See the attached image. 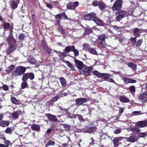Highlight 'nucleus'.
Instances as JSON below:
<instances>
[{
    "instance_id": "f257e3e1",
    "label": "nucleus",
    "mask_w": 147,
    "mask_h": 147,
    "mask_svg": "<svg viewBox=\"0 0 147 147\" xmlns=\"http://www.w3.org/2000/svg\"><path fill=\"white\" fill-rule=\"evenodd\" d=\"M26 70V68L24 67L21 66L17 67L13 72L12 75L15 77L21 75L25 73Z\"/></svg>"
},
{
    "instance_id": "f03ea898",
    "label": "nucleus",
    "mask_w": 147,
    "mask_h": 147,
    "mask_svg": "<svg viewBox=\"0 0 147 147\" xmlns=\"http://www.w3.org/2000/svg\"><path fill=\"white\" fill-rule=\"evenodd\" d=\"M92 74L97 76V77L100 78H102L105 81H106L108 77L111 76L109 73H101L97 71H93L92 72Z\"/></svg>"
},
{
    "instance_id": "7ed1b4c3",
    "label": "nucleus",
    "mask_w": 147,
    "mask_h": 147,
    "mask_svg": "<svg viewBox=\"0 0 147 147\" xmlns=\"http://www.w3.org/2000/svg\"><path fill=\"white\" fill-rule=\"evenodd\" d=\"M93 70V67L92 66L87 67L85 65L83 68L80 70V73L83 75L88 76L90 75Z\"/></svg>"
},
{
    "instance_id": "20e7f679",
    "label": "nucleus",
    "mask_w": 147,
    "mask_h": 147,
    "mask_svg": "<svg viewBox=\"0 0 147 147\" xmlns=\"http://www.w3.org/2000/svg\"><path fill=\"white\" fill-rule=\"evenodd\" d=\"M118 16L115 18L117 21H119L125 17H127L128 15V12L124 10H120L118 11Z\"/></svg>"
},
{
    "instance_id": "39448f33",
    "label": "nucleus",
    "mask_w": 147,
    "mask_h": 147,
    "mask_svg": "<svg viewBox=\"0 0 147 147\" xmlns=\"http://www.w3.org/2000/svg\"><path fill=\"white\" fill-rule=\"evenodd\" d=\"M123 2L122 0H116L112 7L113 10L115 11L120 9L122 6Z\"/></svg>"
},
{
    "instance_id": "423d86ee",
    "label": "nucleus",
    "mask_w": 147,
    "mask_h": 147,
    "mask_svg": "<svg viewBox=\"0 0 147 147\" xmlns=\"http://www.w3.org/2000/svg\"><path fill=\"white\" fill-rule=\"evenodd\" d=\"M34 78V74L32 73H26L22 77V81H27L28 78L32 80Z\"/></svg>"
},
{
    "instance_id": "0eeeda50",
    "label": "nucleus",
    "mask_w": 147,
    "mask_h": 147,
    "mask_svg": "<svg viewBox=\"0 0 147 147\" xmlns=\"http://www.w3.org/2000/svg\"><path fill=\"white\" fill-rule=\"evenodd\" d=\"M79 5V3L78 1L70 2L67 4V8L69 9H74L78 6Z\"/></svg>"
},
{
    "instance_id": "6e6552de",
    "label": "nucleus",
    "mask_w": 147,
    "mask_h": 147,
    "mask_svg": "<svg viewBox=\"0 0 147 147\" xmlns=\"http://www.w3.org/2000/svg\"><path fill=\"white\" fill-rule=\"evenodd\" d=\"M6 40L9 43H16V40L13 36V30L11 29L9 31V35L8 38H6Z\"/></svg>"
},
{
    "instance_id": "1a4fd4ad",
    "label": "nucleus",
    "mask_w": 147,
    "mask_h": 147,
    "mask_svg": "<svg viewBox=\"0 0 147 147\" xmlns=\"http://www.w3.org/2000/svg\"><path fill=\"white\" fill-rule=\"evenodd\" d=\"M46 116L47 117L48 119L51 121L58 122H59L60 121L54 115L50 113H47L46 114Z\"/></svg>"
},
{
    "instance_id": "9d476101",
    "label": "nucleus",
    "mask_w": 147,
    "mask_h": 147,
    "mask_svg": "<svg viewBox=\"0 0 147 147\" xmlns=\"http://www.w3.org/2000/svg\"><path fill=\"white\" fill-rule=\"evenodd\" d=\"M87 101V100L85 98H80L75 100L76 105H80L86 102Z\"/></svg>"
},
{
    "instance_id": "9b49d317",
    "label": "nucleus",
    "mask_w": 147,
    "mask_h": 147,
    "mask_svg": "<svg viewBox=\"0 0 147 147\" xmlns=\"http://www.w3.org/2000/svg\"><path fill=\"white\" fill-rule=\"evenodd\" d=\"M127 141L134 143L138 140V138L135 135L130 136L129 137L126 138Z\"/></svg>"
},
{
    "instance_id": "f8f14e48",
    "label": "nucleus",
    "mask_w": 147,
    "mask_h": 147,
    "mask_svg": "<svg viewBox=\"0 0 147 147\" xmlns=\"http://www.w3.org/2000/svg\"><path fill=\"white\" fill-rule=\"evenodd\" d=\"M138 98L141 101L143 102H146L147 100V94L146 92L141 93L138 96Z\"/></svg>"
},
{
    "instance_id": "ddd939ff",
    "label": "nucleus",
    "mask_w": 147,
    "mask_h": 147,
    "mask_svg": "<svg viewBox=\"0 0 147 147\" xmlns=\"http://www.w3.org/2000/svg\"><path fill=\"white\" fill-rule=\"evenodd\" d=\"M74 62L76 67L79 69L81 70L85 65H84L82 62L77 60H74Z\"/></svg>"
},
{
    "instance_id": "4468645a",
    "label": "nucleus",
    "mask_w": 147,
    "mask_h": 147,
    "mask_svg": "<svg viewBox=\"0 0 147 147\" xmlns=\"http://www.w3.org/2000/svg\"><path fill=\"white\" fill-rule=\"evenodd\" d=\"M96 16V15L94 13H90L84 17V19L86 20H92Z\"/></svg>"
},
{
    "instance_id": "2eb2a0df",
    "label": "nucleus",
    "mask_w": 147,
    "mask_h": 147,
    "mask_svg": "<svg viewBox=\"0 0 147 147\" xmlns=\"http://www.w3.org/2000/svg\"><path fill=\"white\" fill-rule=\"evenodd\" d=\"M123 138V137H116L113 140V144L114 147H117L119 144V141L122 140Z\"/></svg>"
},
{
    "instance_id": "dca6fc26",
    "label": "nucleus",
    "mask_w": 147,
    "mask_h": 147,
    "mask_svg": "<svg viewBox=\"0 0 147 147\" xmlns=\"http://www.w3.org/2000/svg\"><path fill=\"white\" fill-rule=\"evenodd\" d=\"M22 114V112L20 110L14 111L11 115L12 118L13 120L17 119L18 118L19 116Z\"/></svg>"
},
{
    "instance_id": "f3484780",
    "label": "nucleus",
    "mask_w": 147,
    "mask_h": 147,
    "mask_svg": "<svg viewBox=\"0 0 147 147\" xmlns=\"http://www.w3.org/2000/svg\"><path fill=\"white\" fill-rule=\"evenodd\" d=\"M136 125L137 127L142 128L147 126V121H138L136 123Z\"/></svg>"
},
{
    "instance_id": "a211bd4d",
    "label": "nucleus",
    "mask_w": 147,
    "mask_h": 147,
    "mask_svg": "<svg viewBox=\"0 0 147 147\" xmlns=\"http://www.w3.org/2000/svg\"><path fill=\"white\" fill-rule=\"evenodd\" d=\"M93 19V21L95 22L96 24L100 26H104L106 25L105 23L102 20L95 16V18Z\"/></svg>"
},
{
    "instance_id": "6ab92c4d",
    "label": "nucleus",
    "mask_w": 147,
    "mask_h": 147,
    "mask_svg": "<svg viewBox=\"0 0 147 147\" xmlns=\"http://www.w3.org/2000/svg\"><path fill=\"white\" fill-rule=\"evenodd\" d=\"M74 45L68 46L66 47L63 49V51L65 53L69 52L70 51H73V50L75 49Z\"/></svg>"
},
{
    "instance_id": "aec40b11",
    "label": "nucleus",
    "mask_w": 147,
    "mask_h": 147,
    "mask_svg": "<svg viewBox=\"0 0 147 147\" xmlns=\"http://www.w3.org/2000/svg\"><path fill=\"white\" fill-rule=\"evenodd\" d=\"M15 49V45H10L6 50V53L7 55H9L12 51H14Z\"/></svg>"
},
{
    "instance_id": "412c9836",
    "label": "nucleus",
    "mask_w": 147,
    "mask_h": 147,
    "mask_svg": "<svg viewBox=\"0 0 147 147\" xmlns=\"http://www.w3.org/2000/svg\"><path fill=\"white\" fill-rule=\"evenodd\" d=\"M9 124V122L7 120H3L0 121V126L5 127L8 126Z\"/></svg>"
},
{
    "instance_id": "4be33fe9",
    "label": "nucleus",
    "mask_w": 147,
    "mask_h": 147,
    "mask_svg": "<svg viewBox=\"0 0 147 147\" xmlns=\"http://www.w3.org/2000/svg\"><path fill=\"white\" fill-rule=\"evenodd\" d=\"M119 100L120 101L123 103H127L130 101L129 99L124 96L120 97Z\"/></svg>"
},
{
    "instance_id": "5701e85b",
    "label": "nucleus",
    "mask_w": 147,
    "mask_h": 147,
    "mask_svg": "<svg viewBox=\"0 0 147 147\" xmlns=\"http://www.w3.org/2000/svg\"><path fill=\"white\" fill-rule=\"evenodd\" d=\"M98 6L101 10H102L105 8L106 7V5L101 1H98Z\"/></svg>"
},
{
    "instance_id": "b1692460",
    "label": "nucleus",
    "mask_w": 147,
    "mask_h": 147,
    "mask_svg": "<svg viewBox=\"0 0 147 147\" xmlns=\"http://www.w3.org/2000/svg\"><path fill=\"white\" fill-rule=\"evenodd\" d=\"M96 129V127H90L87 129L84 130V132L85 131L86 133H91L94 132Z\"/></svg>"
},
{
    "instance_id": "393cba45",
    "label": "nucleus",
    "mask_w": 147,
    "mask_h": 147,
    "mask_svg": "<svg viewBox=\"0 0 147 147\" xmlns=\"http://www.w3.org/2000/svg\"><path fill=\"white\" fill-rule=\"evenodd\" d=\"M127 65L129 67L133 69L134 71H136L137 69V66L135 64L131 62L127 63Z\"/></svg>"
},
{
    "instance_id": "a878e982",
    "label": "nucleus",
    "mask_w": 147,
    "mask_h": 147,
    "mask_svg": "<svg viewBox=\"0 0 147 147\" xmlns=\"http://www.w3.org/2000/svg\"><path fill=\"white\" fill-rule=\"evenodd\" d=\"M32 129L34 131L39 132L40 130V126L34 124L31 126Z\"/></svg>"
},
{
    "instance_id": "bb28decb",
    "label": "nucleus",
    "mask_w": 147,
    "mask_h": 147,
    "mask_svg": "<svg viewBox=\"0 0 147 147\" xmlns=\"http://www.w3.org/2000/svg\"><path fill=\"white\" fill-rule=\"evenodd\" d=\"M82 111L85 114H88L90 115L91 113V109L88 107H87Z\"/></svg>"
},
{
    "instance_id": "cd10ccee",
    "label": "nucleus",
    "mask_w": 147,
    "mask_h": 147,
    "mask_svg": "<svg viewBox=\"0 0 147 147\" xmlns=\"http://www.w3.org/2000/svg\"><path fill=\"white\" fill-rule=\"evenodd\" d=\"M140 30L138 28L135 29L134 31V35L135 37H138L140 35Z\"/></svg>"
},
{
    "instance_id": "c85d7f7f",
    "label": "nucleus",
    "mask_w": 147,
    "mask_h": 147,
    "mask_svg": "<svg viewBox=\"0 0 147 147\" xmlns=\"http://www.w3.org/2000/svg\"><path fill=\"white\" fill-rule=\"evenodd\" d=\"M60 80L62 86L63 87H65L66 85V81L65 79L63 78H60Z\"/></svg>"
},
{
    "instance_id": "c756f323",
    "label": "nucleus",
    "mask_w": 147,
    "mask_h": 147,
    "mask_svg": "<svg viewBox=\"0 0 147 147\" xmlns=\"http://www.w3.org/2000/svg\"><path fill=\"white\" fill-rule=\"evenodd\" d=\"M88 51H89L92 54L95 55H97V51L93 48L91 47L88 48Z\"/></svg>"
},
{
    "instance_id": "7c9ffc66",
    "label": "nucleus",
    "mask_w": 147,
    "mask_h": 147,
    "mask_svg": "<svg viewBox=\"0 0 147 147\" xmlns=\"http://www.w3.org/2000/svg\"><path fill=\"white\" fill-rule=\"evenodd\" d=\"M61 15L58 14L56 16V19L57 21V23L58 26L59 25L60 20L61 19Z\"/></svg>"
},
{
    "instance_id": "2f4dec72",
    "label": "nucleus",
    "mask_w": 147,
    "mask_h": 147,
    "mask_svg": "<svg viewBox=\"0 0 147 147\" xmlns=\"http://www.w3.org/2000/svg\"><path fill=\"white\" fill-rule=\"evenodd\" d=\"M14 66L13 65H12L6 69V71L7 72L11 73L14 70Z\"/></svg>"
},
{
    "instance_id": "473e14b6",
    "label": "nucleus",
    "mask_w": 147,
    "mask_h": 147,
    "mask_svg": "<svg viewBox=\"0 0 147 147\" xmlns=\"http://www.w3.org/2000/svg\"><path fill=\"white\" fill-rule=\"evenodd\" d=\"M122 79L124 81L125 83L127 84L130 83V78H126L125 76H120Z\"/></svg>"
},
{
    "instance_id": "72a5a7b5",
    "label": "nucleus",
    "mask_w": 147,
    "mask_h": 147,
    "mask_svg": "<svg viewBox=\"0 0 147 147\" xmlns=\"http://www.w3.org/2000/svg\"><path fill=\"white\" fill-rule=\"evenodd\" d=\"M98 47L101 49H102L105 48V46L103 44V43L101 42H98L97 44Z\"/></svg>"
},
{
    "instance_id": "f704fd0d",
    "label": "nucleus",
    "mask_w": 147,
    "mask_h": 147,
    "mask_svg": "<svg viewBox=\"0 0 147 147\" xmlns=\"http://www.w3.org/2000/svg\"><path fill=\"white\" fill-rule=\"evenodd\" d=\"M106 36L105 34H102L98 36V38L99 40L103 41L106 38Z\"/></svg>"
},
{
    "instance_id": "c9c22d12",
    "label": "nucleus",
    "mask_w": 147,
    "mask_h": 147,
    "mask_svg": "<svg viewBox=\"0 0 147 147\" xmlns=\"http://www.w3.org/2000/svg\"><path fill=\"white\" fill-rule=\"evenodd\" d=\"M130 92L132 94H134L136 91V88L134 86H130L129 88Z\"/></svg>"
},
{
    "instance_id": "e433bc0d",
    "label": "nucleus",
    "mask_w": 147,
    "mask_h": 147,
    "mask_svg": "<svg viewBox=\"0 0 147 147\" xmlns=\"http://www.w3.org/2000/svg\"><path fill=\"white\" fill-rule=\"evenodd\" d=\"M92 30L90 28H87L85 30L84 33V35H87L90 34L92 32Z\"/></svg>"
},
{
    "instance_id": "4c0bfd02",
    "label": "nucleus",
    "mask_w": 147,
    "mask_h": 147,
    "mask_svg": "<svg viewBox=\"0 0 147 147\" xmlns=\"http://www.w3.org/2000/svg\"><path fill=\"white\" fill-rule=\"evenodd\" d=\"M29 62L33 64H35L36 63V61L33 57H30L28 59Z\"/></svg>"
},
{
    "instance_id": "58836bf2",
    "label": "nucleus",
    "mask_w": 147,
    "mask_h": 147,
    "mask_svg": "<svg viewBox=\"0 0 147 147\" xmlns=\"http://www.w3.org/2000/svg\"><path fill=\"white\" fill-rule=\"evenodd\" d=\"M129 40H130L131 45H134L136 42V37L132 38L129 39Z\"/></svg>"
},
{
    "instance_id": "ea45409f",
    "label": "nucleus",
    "mask_w": 147,
    "mask_h": 147,
    "mask_svg": "<svg viewBox=\"0 0 147 147\" xmlns=\"http://www.w3.org/2000/svg\"><path fill=\"white\" fill-rule=\"evenodd\" d=\"M11 100L13 104H17L18 102V100L14 97H12L11 98Z\"/></svg>"
},
{
    "instance_id": "a19ab883",
    "label": "nucleus",
    "mask_w": 147,
    "mask_h": 147,
    "mask_svg": "<svg viewBox=\"0 0 147 147\" xmlns=\"http://www.w3.org/2000/svg\"><path fill=\"white\" fill-rule=\"evenodd\" d=\"M142 40L140 39L138 40L136 43V47L137 48L139 47L142 43Z\"/></svg>"
},
{
    "instance_id": "79ce46f5",
    "label": "nucleus",
    "mask_w": 147,
    "mask_h": 147,
    "mask_svg": "<svg viewBox=\"0 0 147 147\" xmlns=\"http://www.w3.org/2000/svg\"><path fill=\"white\" fill-rule=\"evenodd\" d=\"M131 130L134 133H138L140 131V129L137 127L131 128Z\"/></svg>"
},
{
    "instance_id": "37998d69",
    "label": "nucleus",
    "mask_w": 147,
    "mask_h": 147,
    "mask_svg": "<svg viewBox=\"0 0 147 147\" xmlns=\"http://www.w3.org/2000/svg\"><path fill=\"white\" fill-rule=\"evenodd\" d=\"M55 144V143L52 140H50L48 141L46 147L48 146H53Z\"/></svg>"
},
{
    "instance_id": "c03bdc74",
    "label": "nucleus",
    "mask_w": 147,
    "mask_h": 147,
    "mask_svg": "<svg viewBox=\"0 0 147 147\" xmlns=\"http://www.w3.org/2000/svg\"><path fill=\"white\" fill-rule=\"evenodd\" d=\"M63 127L65 130L67 131L71 129V126L68 125L63 124Z\"/></svg>"
},
{
    "instance_id": "a18cd8bd",
    "label": "nucleus",
    "mask_w": 147,
    "mask_h": 147,
    "mask_svg": "<svg viewBox=\"0 0 147 147\" xmlns=\"http://www.w3.org/2000/svg\"><path fill=\"white\" fill-rule=\"evenodd\" d=\"M26 81H23V82L21 85V87L22 89H24L26 87L27 85V83Z\"/></svg>"
},
{
    "instance_id": "49530a36",
    "label": "nucleus",
    "mask_w": 147,
    "mask_h": 147,
    "mask_svg": "<svg viewBox=\"0 0 147 147\" xmlns=\"http://www.w3.org/2000/svg\"><path fill=\"white\" fill-rule=\"evenodd\" d=\"M61 54L59 55V57L61 59H62L64 58L66 56L65 53L63 52H61Z\"/></svg>"
},
{
    "instance_id": "de8ad7c7",
    "label": "nucleus",
    "mask_w": 147,
    "mask_h": 147,
    "mask_svg": "<svg viewBox=\"0 0 147 147\" xmlns=\"http://www.w3.org/2000/svg\"><path fill=\"white\" fill-rule=\"evenodd\" d=\"M10 24L9 23L6 22L4 23L3 25V27L4 29H7L9 28Z\"/></svg>"
},
{
    "instance_id": "09e8293b",
    "label": "nucleus",
    "mask_w": 147,
    "mask_h": 147,
    "mask_svg": "<svg viewBox=\"0 0 147 147\" xmlns=\"http://www.w3.org/2000/svg\"><path fill=\"white\" fill-rule=\"evenodd\" d=\"M67 65V66L71 69H73V67L72 64L70 62L67 61H65L64 62Z\"/></svg>"
},
{
    "instance_id": "8fccbe9b",
    "label": "nucleus",
    "mask_w": 147,
    "mask_h": 147,
    "mask_svg": "<svg viewBox=\"0 0 147 147\" xmlns=\"http://www.w3.org/2000/svg\"><path fill=\"white\" fill-rule=\"evenodd\" d=\"M107 81L112 82L114 83L115 84H117L115 82V81L112 78H110L109 77H108L107 80H106Z\"/></svg>"
},
{
    "instance_id": "3c124183",
    "label": "nucleus",
    "mask_w": 147,
    "mask_h": 147,
    "mask_svg": "<svg viewBox=\"0 0 147 147\" xmlns=\"http://www.w3.org/2000/svg\"><path fill=\"white\" fill-rule=\"evenodd\" d=\"M147 136L145 132H141L139 133L138 136L140 138H144Z\"/></svg>"
},
{
    "instance_id": "603ef678",
    "label": "nucleus",
    "mask_w": 147,
    "mask_h": 147,
    "mask_svg": "<svg viewBox=\"0 0 147 147\" xmlns=\"http://www.w3.org/2000/svg\"><path fill=\"white\" fill-rule=\"evenodd\" d=\"M11 5L12 8L15 9L17 7L18 4L15 2L12 1Z\"/></svg>"
},
{
    "instance_id": "864d4df0",
    "label": "nucleus",
    "mask_w": 147,
    "mask_h": 147,
    "mask_svg": "<svg viewBox=\"0 0 147 147\" xmlns=\"http://www.w3.org/2000/svg\"><path fill=\"white\" fill-rule=\"evenodd\" d=\"M73 52H74L75 56H77L79 55V51L75 48L73 50Z\"/></svg>"
},
{
    "instance_id": "5fc2aeb1",
    "label": "nucleus",
    "mask_w": 147,
    "mask_h": 147,
    "mask_svg": "<svg viewBox=\"0 0 147 147\" xmlns=\"http://www.w3.org/2000/svg\"><path fill=\"white\" fill-rule=\"evenodd\" d=\"M44 49L49 54L51 53V49H50L49 47H48L47 46L46 47H45V48H44Z\"/></svg>"
},
{
    "instance_id": "6e6d98bb",
    "label": "nucleus",
    "mask_w": 147,
    "mask_h": 147,
    "mask_svg": "<svg viewBox=\"0 0 147 147\" xmlns=\"http://www.w3.org/2000/svg\"><path fill=\"white\" fill-rule=\"evenodd\" d=\"M4 143L5 144V145H6L7 147L8 146V145L10 144V142L7 140L6 139V138L5 139V140H4Z\"/></svg>"
},
{
    "instance_id": "4d7b16f0",
    "label": "nucleus",
    "mask_w": 147,
    "mask_h": 147,
    "mask_svg": "<svg viewBox=\"0 0 147 147\" xmlns=\"http://www.w3.org/2000/svg\"><path fill=\"white\" fill-rule=\"evenodd\" d=\"M25 36L24 34H20L18 36L19 39L21 40H22L24 39Z\"/></svg>"
},
{
    "instance_id": "13d9d810",
    "label": "nucleus",
    "mask_w": 147,
    "mask_h": 147,
    "mask_svg": "<svg viewBox=\"0 0 147 147\" xmlns=\"http://www.w3.org/2000/svg\"><path fill=\"white\" fill-rule=\"evenodd\" d=\"M11 129L9 127H7L5 130V132L7 134H11L12 132Z\"/></svg>"
},
{
    "instance_id": "bf43d9fd",
    "label": "nucleus",
    "mask_w": 147,
    "mask_h": 147,
    "mask_svg": "<svg viewBox=\"0 0 147 147\" xmlns=\"http://www.w3.org/2000/svg\"><path fill=\"white\" fill-rule=\"evenodd\" d=\"M59 98V96H56L52 98V100H51V102L52 101L55 102L57 101Z\"/></svg>"
},
{
    "instance_id": "052dcab7",
    "label": "nucleus",
    "mask_w": 147,
    "mask_h": 147,
    "mask_svg": "<svg viewBox=\"0 0 147 147\" xmlns=\"http://www.w3.org/2000/svg\"><path fill=\"white\" fill-rule=\"evenodd\" d=\"M124 108H122L121 107L119 108V114L120 116L122 113L123 112Z\"/></svg>"
},
{
    "instance_id": "680f3d73",
    "label": "nucleus",
    "mask_w": 147,
    "mask_h": 147,
    "mask_svg": "<svg viewBox=\"0 0 147 147\" xmlns=\"http://www.w3.org/2000/svg\"><path fill=\"white\" fill-rule=\"evenodd\" d=\"M8 86L6 85H3V89L5 91L8 90Z\"/></svg>"
},
{
    "instance_id": "e2e57ef3",
    "label": "nucleus",
    "mask_w": 147,
    "mask_h": 147,
    "mask_svg": "<svg viewBox=\"0 0 147 147\" xmlns=\"http://www.w3.org/2000/svg\"><path fill=\"white\" fill-rule=\"evenodd\" d=\"M58 26L59 27L58 29V30L62 34L63 32V28L61 26V25L60 24Z\"/></svg>"
},
{
    "instance_id": "0e129e2a",
    "label": "nucleus",
    "mask_w": 147,
    "mask_h": 147,
    "mask_svg": "<svg viewBox=\"0 0 147 147\" xmlns=\"http://www.w3.org/2000/svg\"><path fill=\"white\" fill-rule=\"evenodd\" d=\"M82 46L84 48H88H88L90 47V45L88 43H85L82 45Z\"/></svg>"
},
{
    "instance_id": "69168bd1",
    "label": "nucleus",
    "mask_w": 147,
    "mask_h": 147,
    "mask_svg": "<svg viewBox=\"0 0 147 147\" xmlns=\"http://www.w3.org/2000/svg\"><path fill=\"white\" fill-rule=\"evenodd\" d=\"M92 4L95 7L97 6L98 5V1H94L92 3Z\"/></svg>"
},
{
    "instance_id": "338daca9",
    "label": "nucleus",
    "mask_w": 147,
    "mask_h": 147,
    "mask_svg": "<svg viewBox=\"0 0 147 147\" xmlns=\"http://www.w3.org/2000/svg\"><path fill=\"white\" fill-rule=\"evenodd\" d=\"M32 21L34 23H35L36 21V17L35 16V14H33L32 16Z\"/></svg>"
},
{
    "instance_id": "774afa93",
    "label": "nucleus",
    "mask_w": 147,
    "mask_h": 147,
    "mask_svg": "<svg viewBox=\"0 0 147 147\" xmlns=\"http://www.w3.org/2000/svg\"><path fill=\"white\" fill-rule=\"evenodd\" d=\"M140 111H135L133 112L132 114L133 115H136L140 114Z\"/></svg>"
}]
</instances>
